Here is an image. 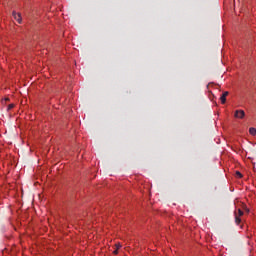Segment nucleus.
<instances>
[{"label":"nucleus","mask_w":256,"mask_h":256,"mask_svg":"<svg viewBox=\"0 0 256 256\" xmlns=\"http://www.w3.org/2000/svg\"><path fill=\"white\" fill-rule=\"evenodd\" d=\"M237 177H239L241 179V177H243V174H241V172H236Z\"/></svg>","instance_id":"7"},{"label":"nucleus","mask_w":256,"mask_h":256,"mask_svg":"<svg viewBox=\"0 0 256 256\" xmlns=\"http://www.w3.org/2000/svg\"><path fill=\"white\" fill-rule=\"evenodd\" d=\"M13 18L15 19V21H17V23L21 24L22 23V18H21V13H17V12H13L12 13Z\"/></svg>","instance_id":"3"},{"label":"nucleus","mask_w":256,"mask_h":256,"mask_svg":"<svg viewBox=\"0 0 256 256\" xmlns=\"http://www.w3.org/2000/svg\"><path fill=\"white\" fill-rule=\"evenodd\" d=\"M249 133H250V135L255 136L256 135V129L254 127L250 128Z\"/></svg>","instance_id":"5"},{"label":"nucleus","mask_w":256,"mask_h":256,"mask_svg":"<svg viewBox=\"0 0 256 256\" xmlns=\"http://www.w3.org/2000/svg\"><path fill=\"white\" fill-rule=\"evenodd\" d=\"M118 253H119V250H118V249H116V250L113 251V254H114V255H118Z\"/></svg>","instance_id":"9"},{"label":"nucleus","mask_w":256,"mask_h":256,"mask_svg":"<svg viewBox=\"0 0 256 256\" xmlns=\"http://www.w3.org/2000/svg\"><path fill=\"white\" fill-rule=\"evenodd\" d=\"M234 117H236V119H243V117H245V111L236 110L234 113Z\"/></svg>","instance_id":"2"},{"label":"nucleus","mask_w":256,"mask_h":256,"mask_svg":"<svg viewBox=\"0 0 256 256\" xmlns=\"http://www.w3.org/2000/svg\"><path fill=\"white\" fill-rule=\"evenodd\" d=\"M115 247H116V249L119 250V249H121V244H116Z\"/></svg>","instance_id":"8"},{"label":"nucleus","mask_w":256,"mask_h":256,"mask_svg":"<svg viewBox=\"0 0 256 256\" xmlns=\"http://www.w3.org/2000/svg\"><path fill=\"white\" fill-rule=\"evenodd\" d=\"M13 107H15V104H10V105L8 106V111H11V109H13Z\"/></svg>","instance_id":"6"},{"label":"nucleus","mask_w":256,"mask_h":256,"mask_svg":"<svg viewBox=\"0 0 256 256\" xmlns=\"http://www.w3.org/2000/svg\"><path fill=\"white\" fill-rule=\"evenodd\" d=\"M243 210L238 209V212H234L236 225L241 224V217H243Z\"/></svg>","instance_id":"1"},{"label":"nucleus","mask_w":256,"mask_h":256,"mask_svg":"<svg viewBox=\"0 0 256 256\" xmlns=\"http://www.w3.org/2000/svg\"><path fill=\"white\" fill-rule=\"evenodd\" d=\"M227 95H229V92H224L222 95H221V97H220V100H221V103L223 104V105H225V103H227Z\"/></svg>","instance_id":"4"}]
</instances>
